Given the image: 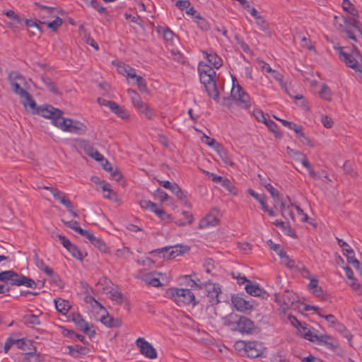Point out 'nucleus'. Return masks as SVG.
<instances>
[{
  "mask_svg": "<svg viewBox=\"0 0 362 362\" xmlns=\"http://www.w3.org/2000/svg\"><path fill=\"white\" fill-rule=\"evenodd\" d=\"M198 71L199 75L206 76H216V71L214 69L210 66L204 62H199L198 65Z\"/></svg>",
  "mask_w": 362,
  "mask_h": 362,
  "instance_id": "31",
  "label": "nucleus"
},
{
  "mask_svg": "<svg viewBox=\"0 0 362 362\" xmlns=\"http://www.w3.org/2000/svg\"><path fill=\"white\" fill-rule=\"evenodd\" d=\"M349 284L354 291H357L359 295H362L361 286L356 279H351Z\"/></svg>",
  "mask_w": 362,
  "mask_h": 362,
  "instance_id": "58",
  "label": "nucleus"
},
{
  "mask_svg": "<svg viewBox=\"0 0 362 362\" xmlns=\"http://www.w3.org/2000/svg\"><path fill=\"white\" fill-rule=\"evenodd\" d=\"M265 188L275 200H278L279 199V192L271 184L267 185Z\"/></svg>",
  "mask_w": 362,
  "mask_h": 362,
  "instance_id": "56",
  "label": "nucleus"
},
{
  "mask_svg": "<svg viewBox=\"0 0 362 362\" xmlns=\"http://www.w3.org/2000/svg\"><path fill=\"white\" fill-rule=\"evenodd\" d=\"M160 185L164 188L170 189L177 197L181 200L185 199V195L181 188L175 182H171L168 180H159Z\"/></svg>",
  "mask_w": 362,
  "mask_h": 362,
  "instance_id": "18",
  "label": "nucleus"
},
{
  "mask_svg": "<svg viewBox=\"0 0 362 362\" xmlns=\"http://www.w3.org/2000/svg\"><path fill=\"white\" fill-rule=\"evenodd\" d=\"M190 6V2L187 0H180L176 2V6L183 11L185 9H187Z\"/></svg>",
  "mask_w": 362,
  "mask_h": 362,
  "instance_id": "61",
  "label": "nucleus"
},
{
  "mask_svg": "<svg viewBox=\"0 0 362 362\" xmlns=\"http://www.w3.org/2000/svg\"><path fill=\"white\" fill-rule=\"evenodd\" d=\"M342 7L344 11L349 12L354 17H358V11L355 6L349 0H343Z\"/></svg>",
  "mask_w": 362,
  "mask_h": 362,
  "instance_id": "34",
  "label": "nucleus"
},
{
  "mask_svg": "<svg viewBox=\"0 0 362 362\" xmlns=\"http://www.w3.org/2000/svg\"><path fill=\"white\" fill-rule=\"evenodd\" d=\"M243 279L242 283L247 282L245 287L247 293L253 296L261 297L263 299L268 298L269 294L262 288H261L257 284H252L250 280H247L245 276L241 278Z\"/></svg>",
  "mask_w": 362,
  "mask_h": 362,
  "instance_id": "13",
  "label": "nucleus"
},
{
  "mask_svg": "<svg viewBox=\"0 0 362 362\" xmlns=\"http://www.w3.org/2000/svg\"><path fill=\"white\" fill-rule=\"evenodd\" d=\"M274 118L280 121L284 126L289 128L290 129L293 130L296 133L301 134V130H303V127L301 126H298L296 124L292 122H288L286 119H279L275 116Z\"/></svg>",
  "mask_w": 362,
  "mask_h": 362,
  "instance_id": "41",
  "label": "nucleus"
},
{
  "mask_svg": "<svg viewBox=\"0 0 362 362\" xmlns=\"http://www.w3.org/2000/svg\"><path fill=\"white\" fill-rule=\"evenodd\" d=\"M238 316L236 314L231 313L226 316L224 319L226 325H230L232 322H236L238 321Z\"/></svg>",
  "mask_w": 362,
  "mask_h": 362,
  "instance_id": "64",
  "label": "nucleus"
},
{
  "mask_svg": "<svg viewBox=\"0 0 362 362\" xmlns=\"http://www.w3.org/2000/svg\"><path fill=\"white\" fill-rule=\"evenodd\" d=\"M57 123L59 124L58 127L64 132L81 135L84 134L87 131L86 126L77 120L66 119L64 117L61 122H59V120H57Z\"/></svg>",
  "mask_w": 362,
  "mask_h": 362,
  "instance_id": "5",
  "label": "nucleus"
},
{
  "mask_svg": "<svg viewBox=\"0 0 362 362\" xmlns=\"http://www.w3.org/2000/svg\"><path fill=\"white\" fill-rule=\"evenodd\" d=\"M15 286H25L28 288H35L37 284L33 279L24 275L18 274V277L16 279Z\"/></svg>",
  "mask_w": 362,
  "mask_h": 362,
  "instance_id": "20",
  "label": "nucleus"
},
{
  "mask_svg": "<svg viewBox=\"0 0 362 362\" xmlns=\"http://www.w3.org/2000/svg\"><path fill=\"white\" fill-rule=\"evenodd\" d=\"M8 78L9 81H19L21 83H25V78L23 77V76L17 71H11V73H9Z\"/></svg>",
  "mask_w": 362,
  "mask_h": 362,
  "instance_id": "47",
  "label": "nucleus"
},
{
  "mask_svg": "<svg viewBox=\"0 0 362 362\" xmlns=\"http://www.w3.org/2000/svg\"><path fill=\"white\" fill-rule=\"evenodd\" d=\"M21 102L25 107H29L32 112L36 114L35 111L37 110L38 107L29 93L21 100Z\"/></svg>",
  "mask_w": 362,
  "mask_h": 362,
  "instance_id": "27",
  "label": "nucleus"
},
{
  "mask_svg": "<svg viewBox=\"0 0 362 362\" xmlns=\"http://www.w3.org/2000/svg\"><path fill=\"white\" fill-rule=\"evenodd\" d=\"M95 247L98 248V250L103 252H107L108 247L107 245L105 243L104 241H103L99 238H97L94 236L93 238V240L90 242Z\"/></svg>",
  "mask_w": 362,
  "mask_h": 362,
  "instance_id": "43",
  "label": "nucleus"
},
{
  "mask_svg": "<svg viewBox=\"0 0 362 362\" xmlns=\"http://www.w3.org/2000/svg\"><path fill=\"white\" fill-rule=\"evenodd\" d=\"M255 328L254 322L246 317H240L237 321V329L242 333H250Z\"/></svg>",
  "mask_w": 362,
  "mask_h": 362,
  "instance_id": "17",
  "label": "nucleus"
},
{
  "mask_svg": "<svg viewBox=\"0 0 362 362\" xmlns=\"http://www.w3.org/2000/svg\"><path fill=\"white\" fill-rule=\"evenodd\" d=\"M256 24L259 26V29L264 33L265 35L268 37L272 36V33L270 30L269 25L262 16L257 18Z\"/></svg>",
  "mask_w": 362,
  "mask_h": 362,
  "instance_id": "30",
  "label": "nucleus"
},
{
  "mask_svg": "<svg viewBox=\"0 0 362 362\" xmlns=\"http://www.w3.org/2000/svg\"><path fill=\"white\" fill-rule=\"evenodd\" d=\"M205 140L204 142L208 146L213 147L216 150L217 148H221V146L216 142V141L214 139H212L208 136L204 135Z\"/></svg>",
  "mask_w": 362,
  "mask_h": 362,
  "instance_id": "55",
  "label": "nucleus"
},
{
  "mask_svg": "<svg viewBox=\"0 0 362 362\" xmlns=\"http://www.w3.org/2000/svg\"><path fill=\"white\" fill-rule=\"evenodd\" d=\"M132 254L130 249L127 247H123L122 248L117 249L115 255L119 258H127L129 255Z\"/></svg>",
  "mask_w": 362,
  "mask_h": 362,
  "instance_id": "50",
  "label": "nucleus"
},
{
  "mask_svg": "<svg viewBox=\"0 0 362 362\" xmlns=\"http://www.w3.org/2000/svg\"><path fill=\"white\" fill-rule=\"evenodd\" d=\"M182 215L183 217L177 219L175 221L177 225L182 226H185L187 224H191L193 222V216L189 211H183L182 212Z\"/></svg>",
  "mask_w": 362,
  "mask_h": 362,
  "instance_id": "32",
  "label": "nucleus"
},
{
  "mask_svg": "<svg viewBox=\"0 0 362 362\" xmlns=\"http://www.w3.org/2000/svg\"><path fill=\"white\" fill-rule=\"evenodd\" d=\"M339 58L343 61L346 65L351 69H356L362 62V57L358 48L353 45L350 51H344L342 47H340Z\"/></svg>",
  "mask_w": 362,
  "mask_h": 362,
  "instance_id": "3",
  "label": "nucleus"
},
{
  "mask_svg": "<svg viewBox=\"0 0 362 362\" xmlns=\"http://www.w3.org/2000/svg\"><path fill=\"white\" fill-rule=\"evenodd\" d=\"M44 357L35 352H28L25 354L23 362H42Z\"/></svg>",
  "mask_w": 362,
  "mask_h": 362,
  "instance_id": "39",
  "label": "nucleus"
},
{
  "mask_svg": "<svg viewBox=\"0 0 362 362\" xmlns=\"http://www.w3.org/2000/svg\"><path fill=\"white\" fill-rule=\"evenodd\" d=\"M114 113L122 119H127L129 116V112L120 106L118 107V109H117Z\"/></svg>",
  "mask_w": 362,
  "mask_h": 362,
  "instance_id": "59",
  "label": "nucleus"
},
{
  "mask_svg": "<svg viewBox=\"0 0 362 362\" xmlns=\"http://www.w3.org/2000/svg\"><path fill=\"white\" fill-rule=\"evenodd\" d=\"M218 153L219 154L220 158L221 160L224 162V163L229 165H233V162L231 160V159L228 157L227 153L225 151L223 148L221 146V148H217L216 149Z\"/></svg>",
  "mask_w": 362,
  "mask_h": 362,
  "instance_id": "45",
  "label": "nucleus"
},
{
  "mask_svg": "<svg viewBox=\"0 0 362 362\" xmlns=\"http://www.w3.org/2000/svg\"><path fill=\"white\" fill-rule=\"evenodd\" d=\"M338 243L341 247H342L344 254L347 257V261L349 264H351L356 270L360 269V262L355 258L354 252L351 247L341 239L337 238Z\"/></svg>",
  "mask_w": 362,
  "mask_h": 362,
  "instance_id": "12",
  "label": "nucleus"
},
{
  "mask_svg": "<svg viewBox=\"0 0 362 362\" xmlns=\"http://www.w3.org/2000/svg\"><path fill=\"white\" fill-rule=\"evenodd\" d=\"M221 185L226 188L230 193H233L234 194H236L237 189L236 188L232 185V183L230 182V180L227 178H223L221 182Z\"/></svg>",
  "mask_w": 362,
  "mask_h": 362,
  "instance_id": "53",
  "label": "nucleus"
},
{
  "mask_svg": "<svg viewBox=\"0 0 362 362\" xmlns=\"http://www.w3.org/2000/svg\"><path fill=\"white\" fill-rule=\"evenodd\" d=\"M18 277V274L12 270L0 272V281L6 282L8 281H11V285H15L16 279Z\"/></svg>",
  "mask_w": 362,
  "mask_h": 362,
  "instance_id": "23",
  "label": "nucleus"
},
{
  "mask_svg": "<svg viewBox=\"0 0 362 362\" xmlns=\"http://www.w3.org/2000/svg\"><path fill=\"white\" fill-rule=\"evenodd\" d=\"M136 109L140 113L144 114L148 119H153L156 117V113L153 110L145 103L140 104Z\"/></svg>",
  "mask_w": 362,
  "mask_h": 362,
  "instance_id": "28",
  "label": "nucleus"
},
{
  "mask_svg": "<svg viewBox=\"0 0 362 362\" xmlns=\"http://www.w3.org/2000/svg\"><path fill=\"white\" fill-rule=\"evenodd\" d=\"M253 115L259 122H261L263 123L267 119L263 111L259 109L255 110L253 111Z\"/></svg>",
  "mask_w": 362,
  "mask_h": 362,
  "instance_id": "60",
  "label": "nucleus"
},
{
  "mask_svg": "<svg viewBox=\"0 0 362 362\" xmlns=\"http://www.w3.org/2000/svg\"><path fill=\"white\" fill-rule=\"evenodd\" d=\"M140 205L142 208L153 211L156 209V204L149 200H141Z\"/></svg>",
  "mask_w": 362,
  "mask_h": 362,
  "instance_id": "57",
  "label": "nucleus"
},
{
  "mask_svg": "<svg viewBox=\"0 0 362 362\" xmlns=\"http://www.w3.org/2000/svg\"><path fill=\"white\" fill-rule=\"evenodd\" d=\"M54 303L56 309L63 315H65L70 308L69 302L61 298L54 300Z\"/></svg>",
  "mask_w": 362,
  "mask_h": 362,
  "instance_id": "33",
  "label": "nucleus"
},
{
  "mask_svg": "<svg viewBox=\"0 0 362 362\" xmlns=\"http://www.w3.org/2000/svg\"><path fill=\"white\" fill-rule=\"evenodd\" d=\"M275 301L280 305L281 308L286 311L299 302V296L289 290H286L283 294L275 293Z\"/></svg>",
  "mask_w": 362,
  "mask_h": 362,
  "instance_id": "4",
  "label": "nucleus"
},
{
  "mask_svg": "<svg viewBox=\"0 0 362 362\" xmlns=\"http://www.w3.org/2000/svg\"><path fill=\"white\" fill-rule=\"evenodd\" d=\"M62 19L59 17H57L55 20L47 23V25L49 28L53 31H56L58 28L62 25Z\"/></svg>",
  "mask_w": 362,
  "mask_h": 362,
  "instance_id": "52",
  "label": "nucleus"
},
{
  "mask_svg": "<svg viewBox=\"0 0 362 362\" xmlns=\"http://www.w3.org/2000/svg\"><path fill=\"white\" fill-rule=\"evenodd\" d=\"M309 289L316 296L322 295V289L318 286V281L316 279H312L308 284Z\"/></svg>",
  "mask_w": 362,
  "mask_h": 362,
  "instance_id": "38",
  "label": "nucleus"
},
{
  "mask_svg": "<svg viewBox=\"0 0 362 362\" xmlns=\"http://www.w3.org/2000/svg\"><path fill=\"white\" fill-rule=\"evenodd\" d=\"M41 80L46 86L47 89L49 90L50 92H52L54 94L58 93V89L54 84V83L52 81L50 78H49L47 76H42Z\"/></svg>",
  "mask_w": 362,
  "mask_h": 362,
  "instance_id": "35",
  "label": "nucleus"
},
{
  "mask_svg": "<svg viewBox=\"0 0 362 362\" xmlns=\"http://www.w3.org/2000/svg\"><path fill=\"white\" fill-rule=\"evenodd\" d=\"M110 298L113 301H115L118 304H122L123 301V294L116 290H112L110 291Z\"/></svg>",
  "mask_w": 362,
  "mask_h": 362,
  "instance_id": "48",
  "label": "nucleus"
},
{
  "mask_svg": "<svg viewBox=\"0 0 362 362\" xmlns=\"http://www.w3.org/2000/svg\"><path fill=\"white\" fill-rule=\"evenodd\" d=\"M321 122L326 128H331L333 125L332 119L327 115L322 116Z\"/></svg>",
  "mask_w": 362,
  "mask_h": 362,
  "instance_id": "63",
  "label": "nucleus"
},
{
  "mask_svg": "<svg viewBox=\"0 0 362 362\" xmlns=\"http://www.w3.org/2000/svg\"><path fill=\"white\" fill-rule=\"evenodd\" d=\"M217 211H213L209 213L205 217L201 219L199 224L200 229H206L218 224L219 220L217 217Z\"/></svg>",
  "mask_w": 362,
  "mask_h": 362,
  "instance_id": "15",
  "label": "nucleus"
},
{
  "mask_svg": "<svg viewBox=\"0 0 362 362\" xmlns=\"http://www.w3.org/2000/svg\"><path fill=\"white\" fill-rule=\"evenodd\" d=\"M69 354L74 357H78L80 355H86L88 353V349L80 345L68 346Z\"/></svg>",
  "mask_w": 362,
  "mask_h": 362,
  "instance_id": "26",
  "label": "nucleus"
},
{
  "mask_svg": "<svg viewBox=\"0 0 362 362\" xmlns=\"http://www.w3.org/2000/svg\"><path fill=\"white\" fill-rule=\"evenodd\" d=\"M136 78L137 86L140 91L146 93L148 91L146 81L140 76H135Z\"/></svg>",
  "mask_w": 362,
  "mask_h": 362,
  "instance_id": "54",
  "label": "nucleus"
},
{
  "mask_svg": "<svg viewBox=\"0 0 362 362\" xmlns=\"http://www.w3.org/2000/svg\"><path fill=\"white\" fill-rule=\"evenodd\" d=\"M127 93L131 98L132 104L136 108H137L140 104L144 103L141 100L140 95L135 90L129 88L127 90Z\"/></svg>",
  "mask_w": 362,
  "mask_h": 362,
  "instance_id": "40",
  "label": "nucleus"
},
{
  "mask_svg": "<svg viewBox=\"0 0 362 362\" xmlns=\"http://www.w3.org/2000/svg\"><path fill=\"white\" fill-rule=\"evenodd\" d=\"M62 222L64 223L65 226L67 227L73 229L74 231L79 233L81 232V228L79 226V223L76 221H65L64 220H62Z\"/></svg>",
  "mask_w": 362,
  "mask_h": 362,
  "instance_id": "51",
  "label": "nucleus"
},
{
  "mask_svg": "<svg viewBox=\"0 0 362 362\" xmlns=\"http://www.w3.org/2000/svg\"><path fill=\"white\" fill-rule=\"evenodd\" d=\"M235 40L237 43L239 45L240 48L245 52H250V47L238 36H235Z\"/></svg>",
  "mask_w": 362,
  "mask_h": 362,
  "instance_id": "62",
  "label": "nucleus"
},
{
  "mask_svg": "<svg viewBox=\"0 0 362 362\" xmlns=\"http://www.w3.org/2000/svg\"><path fill=\"white\" fill-rule=\"evenodd\" d=\"M237 346H243L247 355L250 358H257L264 353V347L262 343L258 341H240L236 344Z\"/></svg>",
  "mask_w": 362,
  "mask_h": 362,
  "instance_id": "8",
  "label": "nucleus"
},
{
  "mask_svg": "<svg viewBox=\"0 0 362 362\" xmlns=\"http://www.w3.org/2000/svg\"><path fill=\"white\" fill-rule=\"evenodd\" d=\"M236 81L235 78H233V88L230 91L231 98L235 101V103L239 107L247 109L252 103L248 94L243 89L242 86L237 83L235 84Z\"/></svg>",
  "mask_w": 362,
  "mask_h": 362,
  "instance_id": "2",
  "label": "nucleus"
},
{
  "mask_svg": "<svg viewBox=\"0 0 362 362\" xmlns=\"http://www.w3.org/2000/svg\"><path fill=\"white\" fill-rule=\"evenodd\" d=\"M71 317L79 330L83 331L89 337H93L95 334V332L93 329V325L86 322L81 314L74 313L71 314Z\"/></svg>",
  "mask_w": 362,
  "mask_h": 362,
  "instance_id": "10",
  "label": "nucleus"
},
{
  "mask_svg": "<svg viewBox=\"0 0 362 362\" xmlns=\"http://www.w3.org/2000/svg\"><path fill=\"white\" fill-rule=\"evenodd\" d=\"M207 298L211 305H216L219 303L218 295L221 293V288L214 284H208L206 286Z\"/></svg>",
  "mask_w": 362,
  "mask_h": 362,
  "instance_id": "16",
  "label": "nucleus"
},
{
  "mask_svg": "<svg viewBox=\"0 0 362 362\" xmlns=\"http://www.w3.org/2000/svg\"><path fill=\"white\" fill-rule=\"evenodd\" d=\"M24 323L26 325H40L39 318L35 315H27L23 317Z\"/></svg>",
  "mask_w": 362,
  "mask_h": 362,
  "instance_id": "44",
  "label": "nucleus"
},
{
  "mask_svg": "<svg viewBox=\"0 0 362 362\" xmlns=\"http://www.w3.org/2000/svg\"><path fill=\"white\" fill-rule=\"evenodd\" d=\"M216 76L199 75L200 82L204 86L208 95L216 102H219V93L215 81Z\"/></svg>",
  "mask_w": 362,
  "mask_h": 362,
  "instance_id": "7",
  "label": "nucleus"
},
{
  "mask_svg": "<svg viewBox=\"0 0 362 362\" xmlns=\"http://www.w3.org/2000/svg\"><path fill=\"white\" fill-rule=\"evenodd\" d=\"M71 254V255L79 259V260H82L83 259V255H82V252L81 251L74 245H71L69 248H68L67 250Z\"/></svg>",
  "mask_w": 362,
  "mask_h": 362,
  "instance_id": "46",
  "label": "nucleus"
},
{
  "mask_svg": "<svg viewBox=\"0 0 362 362\" xmlns=\"http://www.w3.org/2000/svg\"><path fill=\"white\" fill-rule=\"evenodd\" d=\"M344 23V32L346 33L347 37L354 42H356L357 39L355 33L361 32V28L362 27L361 23L357 18L351 17L345 19Z\"/></svg>",
  "mask_w": 362,
  "mask_h": 362,
  "instance_id": "9",
  "label": "nucleus"
},
{
  "mask_svg": "<svg viewBox=\"0 0 362 362\" xmlns=\"http://www.w3.org/2000/svg\"><path fill=\"white\" fill-rule=\"evenodd\" d=\"M320 95L321 98H323L324 100L329 101L332 99L331 98V95H332L331 90L329 88V87L326 85H322V89L320 92Z\"/></svg>",
  "mask_w": 362,
  "mask_h": 362,
  "instance_id": "49",
  "label": "nucleus"
},
{
  "mask_svg": "<svg viewBox=\"0 0 362 362\" xmlns=\"http://www.w3.org/2000/svg\"><path fill=\"white\" fill-rule=\"evenodd\" d=\"M9 82L11 86L13 91L14 92V93H16V95H18L20 97L21 100L23 99V98L24 96L27 95L28 92L27 90H25V89H23V88H21L20 84L17 81H9Z\"/></svg>",
  "mask_w": 362,
  "mask_h": 362,
  "instance_id": "37",
  "label": "nucleus"
},
{
  "mask_svg": "<svg viewBox=\"0 0 362 362\" xmlns=\"http://www.w3.org/2000/svg\"><path fill=\"white\" fill-rule=\"evenodd\" d=\"M247 192L259 202L264 211H267V204L265 201L264 195L256 193L252 189H248Z\"/></svg>",
  "mask_w": 362,
  "mask_h": 362,
  "instance_id": "36",
  "label": "nucleus"
},
{
  "mask_svg": "<svg viewBox=\"0 0 362 362\" xmlns=\"http://www.w3.org/2000/svg\"><path fill=\"white\" fill-rule=\"evenodd\" d=\"M272 74L273 78L279 83L281 88L284 90L288 94H290L288 90L287 83L283 80V75L276 70H274Z\"/></svg>",
  "mask_w": 362,
  "mask_h": 362,
  "instance_id": "42",
  "label": "nucleus"
},
{
  "mask_svg": "<svg viewBox=\"0 0 362 362\" xmlns=\"http://www.w3.org/2000/svg\"><path fill=\"white\" fill-rule=\"evenodd\" d=\"M52 194L56 199L59 200L60 203L66 208L74 207L71 202L66 197L64 192H60L58 189H52Z\"/></svg>",
  "mask_w": 362,
  "mask_h": 362,
  "instance_id": "21",
  "label": "nucleus"
},
{
  "mask_svg": "<svg viewBox=\"0 0 362 362\" xmlns=\"http://www.w3.org/2000/svg\"><path fill=\"white\" fill-rule=\"evenodd\" d=\"M117 70L121 74H127V77L134 78L136 76L135 69L124 63L120 62L117 64Z\"/></svg>",
  "mask_w": 362,
  "mask_h": 362,
  "instance_id": "24",
  "label": "nucleus"
},
{
  "mask_svg": "<svg viewBox=\"0 0 362 362\" xmlns=\"http://www.w3.org/2000/svg\"><path fill=\"white\" fill-rule=\"evenodd\" d=\"M182 279L183 284H186V288H169L165 291V296L170 298L178 305H185L192 304L196 305L197 302L195 300L194 294L192 293L193 289H200L201 286L190 276L185 275Z\"/></svg>",
  "mask_w": 362,
  "mask_h": 362,
  "instance_id": "1",
  "label": "nucleus"
},
{
  "mask_svg": "<svg viewBox=\"0 0 362 362\" xmlns=\"http://www.w3.org/2000/svg\"><path fill=\"white\" fill-rule=\"evenodd\" d=\"M186 249H184L182 246L175 245V246H168L164 247L163 248L157 249L152 250L150 253H164V252H169V254L167 256V259H174L178 255H180L185 252Z\"/></svg>",
  "mask_w": 362,
  "mask_h": 362,
  "instance_id": "14",
  "label": "nucleus"
},
{
  "mask_svg": "<svg viewBox=\"0 0 362 362\" xmlns=\"http://www.w3.org/2000/svg\"><path fill=\"white\" fill-rule=\"evenodd\" d=\"M35 112L43 117L52 119V124L57 127H59V124L57 123V120H59V122H61L64 118L62 117L63 112L59 109L53 107L52 105L38 107Z\"/></svg>",
  "mask_w": 362,
  "mask_h": 362,
  "instance_id": "6",
  "label": "nucleus"
},
{
  "mask_svg": "<svg viewBox=\"0 0 362 362\" xmlns=\"http://www.w3.org/2000/svg\"><path fill=\"white\" fill-rule=\"evenodd\" d=\"M232 303L238 311L243 313L250 310L252 307L249 301L240 296H233L232 298Z\"/></svg>",
  "mask_w": 362,
  "mask_h": 362,
  "instance_id": "19",
  "label": "nucleus"
},
{
  "mask_svg": "<svg viewBox=\"0 0 362 362\" xmlns=\"http://www.w3.org/2000/svg\"><path fill=\"white\" fill-rule=\"evenodd\" d=\"M101 322L109 327H119L122 325V320L119 318H114L107 316H103L100 319Z\"/></svg>",
  "mask_w": 362,
  "mask_h": 362,
  "instance_id": "25",
  "label": "nucleus"
},
{
  "mask_svg": "<svg viewBox=\"0 0 362 362\" xmlns=\"http://www.w3.org/2000/svg\"><path fill=\"white\" fill-rule=\"evenodd\" d=\"M159 275H160V273H148L143 277V279L146 284L151 285L154 287H158L161 286L160 279L157 276Z\"/></svg>",
  "mask_w": 362,
  "mask_h": 362,
  "instance_id": "22",
  "label": "nucleus"
},
{
  "mask_svg": "<svg viewBox=\"0 0 362 362\" xmlns=\"http://www.w3.org/2000/svg\"><path fill=\"white\" fill-rule=\"evenodd\" d=\"M136 344L139 348L141 353L146 357L152 359L157 357L156 350L144 338L139 337L136 340Z\"/></svg>",
  "mask_w": 362,
  "mask_h": 362,
  "instance_id": "11",
  "label": "nucleus"
},
{
  "mask_svg": "<svg viewBox=\"0 0 362 362\" xmlns=\"http://www.w3.org/2000/svg\"><path fill=\"white\" fill-rule=\"evenodd\" d=\"M204 53L206 54L209 63L213 65L214 68L218 69L222 66V59L216 54L208 53L207 52H204Z\"/></svg>",
  "mask_w": 362,
  "mask_h": 362,
  "instance_id": "29",
  "label": "nucleus"
}]
</instances>
